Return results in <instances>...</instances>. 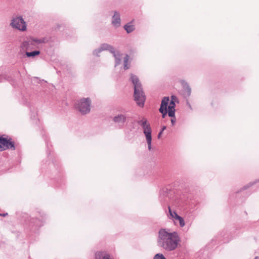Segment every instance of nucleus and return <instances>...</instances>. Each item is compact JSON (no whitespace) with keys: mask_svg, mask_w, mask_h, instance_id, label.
Returning a JSON list of instances; mask_svg holds the SVG:
<instances>
[{"mask_svg":"<svg viewBox=\"0 0 259 259\" xmlns=\"http://www.w3.org/2000/svg\"><path fill=\"white\" fill-rule=\"evenodd\" d=\"M134 20H132L126 24H125L123 26L124 29L126 31L127 33H130L133 32L135 29V26L133 24Z\"/></svg>","mask_w":259,"mask_h":259,"instance_id":"obj_15","label":"nucleus"},{"mask_svg":"<svg viewBox=\"0 0 259 259\" xmlns=\"http://www.w3.org/2000/svg\"><path fill=\"white\" fill-rule=\"evenodd\" d=\"M174 193L173 190L166 187L163 188L160 191L159 199L163 205H168L169 219H174L175 220L176 217L174 213H177L175 211H172L168 205V203L173 200Z\"/></svg>","mask_w":259,"mask_h":259,"instance_id":"obj_3","label":"nucleus"},{"mask_svg":"<svg viewBox=\"0 0 259 259\" xmlns=\"http://www.w3.org/2000/svg\"><path fill=\"white\" fill-rule=\"evenodd\" d=\"M181 238L177 231H170V229L161 228L158 232L157 246L168 252L175 251L180 245Z\"/></svg>","mask_w":259,"mask_h":259,"instance_id":"obj_1","label":"nucleus"},{"mask_svg":"<svg viewBox=\"0 0 259 259\" xmlns=\"http://www.w3.org/2000/svg\"><path fill=\"white\" fill-rule=\"evenodd\" d=\"M258 182H259V179L256 180L253 182H250L249 183H248V184L241 188L240 190L237 191V193L246 190L250 188L251 187H252V186H253L254 185L256 184Z\"/></svg>","mask_w":259,"mask_h":259,"instance_id":"obj_17","label":"nucleus"},{"mask_svg":"<svg viewBox=\"0 0 259 259\" xmlns=\"http://www.w3.org/2000/svg\"><path fill=\"white\" fill-rule=\"evenodd\" d=\"M6 149L15 150V143L11 141V138L8 139L6 138H4L2 136H0V151Z\"/></svg>","mask_w":259,"mask_h":259,"instance_id":"obj_10","label":"nucleus"},{"mask_svg":"<svg viewBox=\"0 0 259 259\" xmlns=\"http://www.w3.org/2000/svg\"><path fill=\"white\" fill-rule=\"evenodd\" d=\"M174 214L176 217L175 220L179 221V225L181 227H183L185 225V221L183 218L178 215V213H174Z\"/></svg>","mask_w":259,"mask_h":259,"instance_id":"obj_20","label":"nucleus"},{"mask_svg":"<svg viewBox=\"0 0 259 259\" xmlns=\"http://www.w3.org/2000/svg\"><path fill=\"white\" fill-rule=\"evenodd\" d=\"M47 146L48 147V149H49V147H48V143H47ZM51 154V153H50V151H49V149H48V151H47V155L48 156V157L50 156V155Z\"/></svg>","mask_w":259,"mask_h":259,"instance_id":"obj_34","label":"nucleus"},{"mask_svg":"<svg viewBox=\"0 0 259 259\" xmlns=\"http://www.w3.org/2000/svg\"><path fill=\"white\" fill-rule=\"evenodd\" d=\"M114 15L112 17L111 24L115 28H118L121 25V19L120 13L114 11L113 12Z\"/></svg>","mask_w":259,"mask_h":259,"instance_id":"obj_11","label":"nucleus"},{"mask_svg":"<svg viewBox=\"0 0 259 259\" xmlns=\"http://www.w3.org/2000/svg\"><path fill=\"white\" fill-rule=\"evenodd\" d=\"M183 88L184 89L185 96L186 97H189L190 96L191 94V89L188 83L186 82L183 85Z\"/></svg>","mask_w":259,"mask_h":259,"instance_id":"obj_19","label":"nucleus"},{"mask_svg":"<svg viewBox=\"0 0 259 259\" xmlns=\"http://www.w3.org/2000/svg\"><path fill=\"white\" fill-rule=\"evenodd\" d=\"M129 59H130V56L128 55L127 54H126L125 57H124V59H123V63H124V64H127V62L129 60Z\"/></svg>","mask_w":259,"mask_h":259,"instance_id":"obj_25","label":"nucleus"},{"mask_svg":"<svg viewBox=\"0 0 259 259\" xmlns=\"http://www.w3.org/2000/svg\"><path fill=\"white\" fill-rule=\"evenodd\" d=\"M40 54V52L39 51L35 50L32 52H26L25 55L28 58H34Z\"/></svg>","mask_w":259,"mask_h":259,"instance_id":"obj_18","label":"nucleus"},{"mask_svg":"<svg viewBox=\"0 0 259 259\" xmlns=\"http://www.w3.org/2000/svg\"><path fill=\"white\" fill-rule=\"evenodd\" d=\"M100 47L103 51H109L111 53L115 49L112 46L106 43L101 44Z\"/></svg>","mask_w":259,"mask_h":259,"instance_id":"obj_16","label":"nucleus"},{"mask_svg":"<svg viewBox=\"0 0 259 259\" xmlns=\"http://www.w3.org/2000/svg\"><path fill=\"white\" fill-rule=\"evenodd\" d=\"M186 105L188 106V107L191 110L193 109L191 105L190 104V102L188 100H187L186 101Z\"/></svg>","mask_w":259,"mask_h":259,"instance_id":"obj_29","label":"nucleus"},{"mask_svg":"<svg viewBox=\"0 0 259 259\" xmlns=\"http://www.w3.org/2000/svg\"><path fill=\"white\" fill-rule=\"evenodd\" d=\"M166 128V126L165 125H163L162 126V127H161V129L160 130V132H161L162 133H163V132Z\"/></svg>","mask_w":259,"mask_h":259,"instance_id":"obj_31","label":"nucleus"},{"mask_svg":"<svg viewBox=\"0 0 259 259\" xmlns=\"http://www.w3.org/2000/svg\"><path fill=\"white\" fill-rule=\"evenodd\" d=\"M102 259H111L110 256L108 254L104 255Z\"/></svg>","mask_w":259,"mask_h":259,"instance_id":"obj_30","label":"nucleus"},{"mask_svg":"<svg viewBox=\"0 0 259 259\" xmlns=\"http://www.w3.org/2000/svg\"><path fill=\"white\" fill-rule=\"evenodd\" d=\"M130 68V66L127 65V64H124V70H127L128 69H129Z\"/></svg>","mask_w":259,"mask_h":259,"instance_id":"obj_32","label":"nucleus"},{"mask_svg":"<svg viewBox=\"0 0 259 259\" xmlns=\"http://www.w3.org/2000/svg\"><path fill=\"white\" fill-rule=\"evenodd\" d=\"M170 100H172V101H174V102H177V103L179 102L177 97L175 95H172L171 96Z\"/></svg>","mask_w":259,"mask_h":259,"instance_id":"obj_27","label":"nucleus"},{"mask_svg":"<svg viewBox=\"0 0 259 259\" xmlns=\"http://www.w3.org/2000/svg\"><path fill=\"white\" fill-rule=\"evenodd\" d=\"M162 133L161 132H159L158 134V136H157V138L158 139H159L162 135Z\"/></svg>","mask_w":259,"mask_h":259,"instance_id":"obj_35","label":"nucleus"},{"mask_svg":"<svg viewBox=\"0 0 259 259\" xmlns=\"http://www.w3.org/2000/svg\"><path fill=\"white\" fill-rule=\"evenodd\" d=\"M41 81H44V82H46V81H44V80H39V81L38 82V83H40Z\"/></svg>","mask_w":259,"mask_h":259,"instance_id":"obj_36","label":"nucleus"},{"mask_svg":"<svg viewBox=\"0 0 259 259\" xmlns=\"http://www.w3.org/2000/svg\"><path fill=\"white\" fill-rule=\"evenodd\" d=\"M130 81L134 85V100L136 102L138 106L143 107L146 100V96L143 90L142 84L140 82L139 78L137 76L131 73L130 78Z\"/></svg>","mask_w":259,"mask_h":259,"instance_id":"obj_2","label":"nucleus"},{"mask_svg":"<svg viewBox=\"0 0 259 259\" xmlns=\"http://www.w3.org/2000/svg\"><path fill=\"white\" fill-rule=\"evenodd\" d=\"M111 53L113 54V56L115 58V66H116L120 64L121 62V54L119 53V52L116 51L115 49Z\"/></svg>","mask_w":259,"mask_h":259,"instance_id":"obj_13","label":"nucleus"},{"mask_svg":"<svg viewBox=\"0 0 259 259\" xmlns=\"http://www.w3.org/2000/svg\"><path fill=\"white\" fill-rule=\"evenodd\" d=\"M92 101L90 98H82L76 102L75 108L82 115L90 113Z\"/></svg>","mask_w":259,"mask_h":259,"instance_id":"obj_6","label":"nucleus"},{"mask_svg":"<svg viewBox=\"0 0 259 259\" xmlns=\"http://www.w3.org/2000/svg\"><path fill=\"white\" fill-rule=\"evenodd\" d=\"M171 118L170 119V122L171 123V125L174 126L175 125L176 122V118L175 115H174V116L170 117Z\"/></svg>","mask_w":259,"mask_h":259,"instance_id":"obj_26","label":"nucleus"},{"mask_svg":"<svg viewBox=\"0 0 259 259\" xmlns=\"http://www.w3.org/2000/svg\"><path fill=\"white\" fill-rule=\"evenodd\" d=\"M47 215L44 211H38L35 216L31 217L29 222L30 229L33 232L37 231L46 223Z\"/></svg>","mask_w":259,"mask_h":259,"instance_id":"obj_4","label":"nucleus"},{"mask_svg":"<svg viewBox=\"0 0 259 259\" xmlns=\"http://www.w3.org/2000/svg\"><path fill=\"white\" fill-rule=\"evenodd\" d=\"M103 51L101 49V48L99 47V48L95 49L93 52V54L94 55L99 57V54L102 52Z\"/></svg>","mask_w":259,"mask_h":259,"instance_id":"obj_24","label":"nucleus"},{"mask_svg":"<svg viewBox=\"0 0 259 259\" xmlns=\"http://www.w3.org/2000/svg\"><path fill=\"white\" fill-rule=\"evenodd\" d=\"M153 259H166L164 255L161 253H156L154 256Z\"/></svg>","mask_w":259,"mask_h":259,"instance_id":"obj_23","label":"nucleus"},{"mask_svg":"<svg viewBox=\"0 0 259 259\" xmlns=\"http://www.w3.org/2000/svg\"><path fill=\"white\" fill-rule=\"evenodd\" d=\"M49 38L47 37H44L41 38L31 37L28 41H24L21 45V48L22 50L29 49L30 46L32 45L38 48L39 46L42 44L49 42Z\"/></svg>","mask_w":259,"mask_h":259,"instance_id":"obj_7","label":"nucleus"},{"mask_svg":"<svg viewBox=\"0 0 259 259\" xmlns=\"http://www.w3.org/2000/svg\"><path fill=\"white\" fill-rule=\"evenodd\" d=\"M169 102V97H164L161 100V104L159 109L168 110Z\"/></svg>","mask_w":259,"mask_h":259,"instance_id":"obj_14","label":"nucleus"},{"mask_svg":"<svg viewBox=\"0 0 259 259\" xmlns=\"http://www.w3.org/2000/svg\"><path fill=\"white\" fill-rule=\"evenodd\" d=\"M253 259H259V256H256Z\"/></svg>","mask_w":259,"mask_h":259,"instance_id":"obj_37","label":"nucleus"},{"mask_svg":"<svg viewBox=\"0 0 259 259\" xmlns=\"http://www.w3.org/2000/svg\"><path fill=\"white\" fill-rule=\"evenodd\" d=\"M35 80H37V78H36V77L34 78L33 81H35Z\"/></svg>","mask_w":259,"mask_h":259,"instance_id":"obj_38","label":"nucleus"},{"mask_svg":"<svg viewBox=\"0 0 259 259\" xmlns=\"http://www.w3.org/2000/svg\"><path fill=\"white\" fill-rule=\"evenodd\" d=\"M4 80H7L9 81V77L7 78L6 77H4L2 75H0V82H3Z\"/></svg>","mask_w":259,"mask_h":259,"instance_id":"obj_28","label":"nucleus"},{"mask_svg":"<svg viewBox=\"0 0 259 259\" xmlns=\"http://www.w3.org/2000/svg\"><path fill=\"white\" fill-rule=\"evenodd\" d=\"M176 103L172 101V100H170L169 102V104L168 106V110L169 111V117H172L174 116V115H175L176 113Z\"/></svg>","mask_w":259,"mask_h":259,"instance_id":"obj_12","label":"nucleus"},{"mask_svg":"<svg viewBox=\"0 0 259 259\" xmlns=\"http://www.w3.org/2000/svg\"><path fill=\"white\" fill-rule=\"evenodd\" d=\"M21 102L22 104H23L24 105H25L26 106H28V107H29L30 106V104L28 102V98L27 97H24L23 96L22 98V99L21 100Z\"/></svg>","mask_w":259,"mask_h":259,"instance_id":"obj_21","label":"nucleus"},{"mask_svg":"<svg viewBox=\"0 0 259 259\" xmlns=\"http://www.w3.org/2000/svg\"><path fill=\"white\" fill-rule=\"evenodd\" d=\"M8 215V213H0V216H2V217H6Z\"/></svg>","mask_w":259,"mask_h":259,"instance_id":"obj_33","label":"nucleus"},{"mask_svg":"<svg viewBox=\"0 0 259 259\" xmlns=\"http://www.w3.org/2000/svg\"><path fill=\"white\" fill-rule=\"evenodd\" d=\"M159 112L161 114L163 118H164L167 114L169 116V111L168 110L159 109Z\"/></svg>","mask_w":259,"mask_h":259,"instance_id":"obj_22","label":"nucleus"},{"mask_svg":"<svg viewBox=\"0 0 259 259\" xmlns=\"http://www.w3.org/2000/svg\"><path fill=\"white\" fill-rule=\"evenodd\" d=\"M10 25L13 28L21 31H25L27 28L26 22L22 16L13 18Z\"/></svg>","mask_w":259,"mask_h":259,"instance_id":"obj_8","label":"nucleus"},{"mask_svg":"<svg viewBox=\"0 0 259 259\" xmlns=\"http://www.w3.org/2000/svg\"><path fill=\"white\" fill-rule=\"evenodd\" d=\"M137 123L143 129V132L147 143L148 150H150L152 148V129L150 124L145 118H143L141 120L137 121Z\"/></svg>","mask_w":259,"mask_h":259,"instance_id":"obj_5","label":"nucleus"},{"mask_svg":"<svg viewBox=\"0 0 259 259\" xmlns=\"http://www.w3.org/2000/svg\"><path fill=\"white\" fill-rule=\"evenodd\" d=\"M130 117L125 113H118L113 118V121L119 128H122L128 122Z\"/></svg>","mask_w":259,"mask_h":259,"instance_id":"obj_9","label":"nucleus"}]
</instances>
